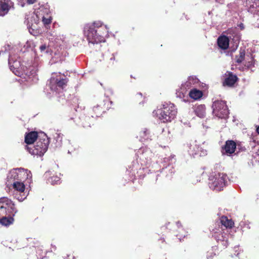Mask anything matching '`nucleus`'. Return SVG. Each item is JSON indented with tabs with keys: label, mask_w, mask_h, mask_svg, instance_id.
<instances>
[{
	"label": "nucleus",
	"mask_w": 259,
	"mask_h": 259,
	"mask_svg": "<svg viewBox=\"0 0 259 259\" xmlns=\"http://www.w3.org/2000/svg\"><path fill=\"white\" fill-rule=\"evenodd\" d=\"M213 114L219 118H227L229 115V110L224 101H215L212 106Z\"/></svg>",
	"instance_id": "10"
},
{
	"label": "nucleus",
	"mask_w": 259,
	"mask_h": 259,
	"mask_svg": "<svg viewBox=\"0 0 259 259\" xmlns=\"http://www.w3.org/2000/svg\"><path fill=\"white\" fill-rule=\"evenodd\" d=\"M139 165L137 162L134 161L132 165L128 166L127 170L132 176L136 177V174L138 173L137 170L139 168Z\"/></svg>",
	"instance_id": "26"
},
{
	"label": "nucleus",
	"mask_w": 259,
	"mask_h": 259,
	"mask_svg": "<svg viewBox=\"0 0 259 259\" xmlns=\"http://www.w3.org/2000/svg\"><path fill=\"white\" fill-rule=\"evenodd\" d=\"M215 249V247H212L210 250L207 252L206 258L207 259H211V258L215 255L214 250Z\"/></svg>",
	"instance_id": "37"
},
{
	"label": "nucleus",
	"mask_w": 259,
	"mask_h": 259,
	"mask_svg": "<svg viewBox=\"0 0 259 259\" xmlns=\"http://www.w3.org/2000/svg\"><path fill=\"white\" fill-rule=\"evenodd\" d=\"M68 82L67 78L60 73H55L50 78L47 84V87L53 93H59L62 92Z\"/></svg>",
	"instance_id": "5"
},
{
	"label": "nucleus",
	"mask_w": 259,
	"mask_h": 259,
	"mask_svg": "<svg viewBox=\"0 0 259 259\" xmlns=\"http://www.w3.org/2000/svg\"><path fill=\"white\" fill-rule=\"evenodd\" d=\"M18 210L15 203L7 197L0 198V215L15 216Z\"/></svg>",
	"instance_id": "9"
},
{
	"label": "nucleus",
	"mask_w": 259,
	"mask_h": 259,
	"mask_svg": "<svg viewBox=\"0 0 259 259\" xmlns=\"http://www.w3.org/2000/svg\"><path fill=\"white\" fill-rule=\"evenodd\" d=\"M223 148L222 154L230 155L235 152L236 148V144L233 140H228L226 142Z\"/></svg>",
	"instance_id": "14"
},
{
	"label": "nucleus",
	"mask_w": 259,
	"mask_h": 259,
	"mask_svg": "<svg viewBox=\"0 0 259 259\" xmlns=\"http://www.w3.org/2000/svg\"><path fill=\"white\" fill-rule=\"evenodd\" d=\"M49 140L47 136L44 134L42 138L39 137L34 146L27 147V150L32 155L42 156L48 150Z\"/></svg>",
	"instance_id": "6"
},
{
	"label": "nucleus",
	"mask_w": 259,
	"mask_h": 259,
	"mask_svg": "<svg viewBox=\"0 0 259 259\" xmlns=\"http://www.w3.org/2000/svg\"><path fill=\"white\" fill-rule=\"evenodd\" d=\"M214 237L218 243H220L224 239H226V235L224 236L222 232L215 233L214 235Z\"/></svg>",
	"instance_id": "33"
},
{
	"label": "nucleus",
	"mask_w": 259,
	"mask_h": 259,
	"mask_svg": "<svg viewBox=\"0 0 259 259\" xmlns=\"http://www.w3.org/2000/svg\"><path fill=\"white\" fill-rule=\"evenodd\" d=\"M198 79L196 77V76H190L189 77L188 79V81L187 82V85H191L192 84H195V83H198Z\"/></svg>",
	"instance_id": "34"
},
{
	"label": "nucleus",
	"mask_w": 259,
	"mask_h": 259,
	"mask_svg": "<svg viewBox=\"0 0 259 259\" xmlns=\"http://www.w3.org/2000/svg\"><path fill=\"white\" fill-rule=\"evenodd\" d=\"M83 118V117H82ZM82 120H84V121H82V126L84 127H90L91 126V122L90 121H89L88 120H91V117L90 116L88 117H85L83 119H82Z\"/></svg>",
	"instance_id": "36"
},
{
	"label": "nucleus",
	"mask_w": 259,
	"mask_h": 259,
	"mask_svg": "<svg viewBox=\"0 0 259 259\" xmlns=\"http://www.w3.org/2000/svg\"><path fill=\"white\" fill-rule=\"evenodd\" d=\"M256 132L259 134V126L256 128Z\"/></svg>",
	"instance_id": "49"
},
{
	"label": "nucleus",
	"mask_w": 259,
	"mask_h": 259,
	"mask_svg": "<svg viewBox=\"0 0 259 259\" xmlns=\"http://www.w3.org/2000/svg\"><path fill=\"white\" fill-rule=\"evenodd\" d=\"M177 226L178 228H179L181 226V225L179 222H177Z\"/></svg>",
	"instance_id": "47"
},
{
	"label": "nucleus",
	"mask_w": 259,
	"mask_h": 259,
	"mask_svg": "<svg viewBox=\"0 0 259 259\" xmlns=\"http://www.w3.org/2000/svg\"><path fill=\"white\" fill-rule=\"evenodd\" d=\"M254 59L251 57L248 61H245V64L244 66L246 69H252V68L254 66Z\"/></svg>",
	"instance_id": "32"
},
{
	"label": "nucleus",
	"mask_w": 259,
	"mask_h": 259,
	"mask_svg": "<svg viewBox=\"0 0 259 259\" xmlns=\"http://www.w3.org/2000/svg\"><path fill=\"white\" fill-rule=\"evenodd\" d=\"M36 0H27V2L29 4H33L35 3Z\"/></svg>",
	"instance_id": "44"
},
{
	"label": "nucleus",
	"mask_w": 259,
	"mask_h": 259,
	"mask_svg": "<svg viewBox=\"0 0 259 259\" xmlns=\"http://www.w3.org/2000/svg\"><path fill=\"white\" fill-rule=\"evenodd\" d=\"M108 29L101 21H95L84 26V34L89 44H98L105 41L104 35L107 34Z\"/></svg>",
	"instance_id": "2"
},
{
	"label": "nucleus",
	"mask_w": 259,
	"mask_h": 259,
	"mask_svg": "<svg viewBox=\"0 0 259 259\" xmlns=\"http://www.w3.org/2000/svg\"><path fill=\"white\" fill-rule=\"evenodd\" d=\"M38 134L36 132H31L25 136V142L27 144H31L37 140Z\"/></svg>",
	"instance_id": "17"
},
{
	"label": "nucleus",
	"mask_w": 259,
	"mask_h": 259,
	"mask_svg": "<svg viewBox=\"0 0 259 259\" xmlns=\"http://www.w3.org/2000/svg\"><path fill=\"white\" fill-rule=\"evenodd\" d=\"M51 246H52V248L54 249V250L56 249V247L55 245H51Z\"/></svg>",
	"instance_id": "48"
},
{
	"label": "nucleus",
	"mask_w": 259,
	"mask_h": 259,
	"mask_svg": "<svg viewBox=\"0 0 259 259\" xmlns=\"http://www.w3.org/2000/svg\"><path fill=\"white\" fill-rule=\"evenodd\" d=\"M239 27H240V28L241 29H243L244 28V25L242 23H241L240 25H239Z\"/></svg>",
	"instance_id": "45"
},
{
	"label": "nucleus",
	"mask_w": 259,
	"mask_h": 259,
	"mask_svg": "<svg viewBox=\"0 0 259 259\" xmlns=\"http://www.w3.org/2000/svg\"><path fill=\"white\" fill-rule=\"evenodd\" d=\"M220 222L222 225L226 228H231L233 225V222L229 220L227 217L223 216L220 219Z\"/></svg>",
	"instance_id": "28"
},
{
	"label": "nucleus",
	"mask_w": 259,
	"mask_h": 259,
	"mask_svg": "<svg viewBox=\"0 0 259 259\" xmlns=\"http://www.w3.org/2000/svg\"><path fill=\"white\" fill-rule=\"evenodd\" d=\"M193 149H194V152L191 151V150L189 151V152L190 155L194 156L195 155L199 154V150L201 149V148L197 145H195L194 146H193Z\"/></svg>",
	"instance_id": "35"
},
{
	"label": "nucleus",
	"mask_w": 259,
	"mask_h": 259,
	"mask_svg": "<svg viewBox=\"0 0 259 259\" xmlns=\"http://www.w3.org/2000/svg\"><path fill=\"white\" fill-rule=\"evenodd\" d=\"M174 157V156H171L163 158V161L162 162L163 166L162 169L160 171L157 170L156 172H155L153 176L155 177V182L158 180V177H161H161L164 176L166 178H169L171 176L172 173L174 172L172 165L173 163L175 162Z\"/></svg>",
	"instance_id": "7"
},
{
	"label": "nucleus",
	"mask_w": 259,
	"mask_h": 259,
	"mask_svg": "<svg viewBox=\"0 0 259 259\" xmlns=\"http://www.w3.org/2000/svg\"><path fill=\"white\" fill-rule=\"evenodd\" d=\"M14 216H9V215H0V224L5 226H8L13 224Z\"/></svg>",
	"instance_id": "18"
},
{
	"label": "nucleus",
	"mask_w": 259,
	"mask_h": 259,
	"mask_svg": "<svg viewBox=\"0 0 259 259\" xmlns=\"http://www.w3.org/2000/svg\"><path fill=\"white\" fill-rule=\"evenodd\" d=\"M194 112L199 117L202 118L205 116V106L204 105H199L195 107Z\"/></svg>",
	"instance_id": "20"
},
{
	"label": "nucleus",
	"mask_w": 259,
	"mask_h": 259,
	"mask_svg": "<svg viewBox=\"0 0 259 259\" xmlns=\"http://www.w3.org/2000/svg\"><path fill=\"white\" fill-rule=\"evenodd\" d=\"M26 170H27V172H26L24 175H22V178L23 179V180L25 179L31 178V177H32V175H31L30 171H28L27 169H26Z\"/></svg>",
	"instance_id": "40"
},
{
	"label": "nucleus",
	"mask_w": 259,
	"mask_h": 259,
	"mask_svg": "<svg viewBox=\"0 0 259 259\" xmlns=\"http://www.w3.org/2000/svg\"><path fill=\"white\" fill-rule=\"evenodd\" d=\"M207 154V151L205 150H203L202 148L199 150V155L200 156H203Z\"/></svg>",
	"instance_id": "43"
},
{
	"label": "nucleus",
	"mask_w": 259,
	"mask_h": 259,
	"mask_svg": "<svg viewBox=\"0 0 259 259\" xmlns=\"http://www.w3.org/2000/svg\"><path fill=\"white\" fill-rule=\"evenodd\" d=\"M5 52H3V51H1L0 52V55H1V54H4Z\"/></svg>",
	"instance_id": "50"
},
{
	"label": "nucleus",
	"mask_w": 259,
	"mask_h": 259,
	"mask_svg": "<svg viewBox=\"0 0 259 259\" xmlns=\"http://www.w3.org/2000/svg\"><path fill=\"white\" fill-rule=\"evenodd\" d=\"M27 170L23 168H17L11 170L7 176V181L9 185H12L14 182L23 181L22 175H24Z\"/></svg>",
	"instance_id": "11"
},
{
	"label": "nucleus",
	"mask_w": 259,
	"mask_h": 259,
	"mask_svg": "<svg viewBox=\"0 0 259 259\" xmlns=\"http://www.w3.org/2000/svg\"><path fill=\"white\" fill-rule=\"evenodd\" d=\"M217 43L221 49L226 50L228 48L229 45V38L225 35L221 36L218 38Z\"/></svg>",
	"instance_id": "16"
},
{
	"label": "nucleus",
	"mask_w": 259,
	"mask_h": 259,
	"mask_svg": "<svg viewBox=\"0 0 259 259\" xmlns=\"http://www.w3.org/2000/svg\"><path fill=\"white\" fill-rule=\"evenodd\" d=\"M245 52L244 49H240L239 51V55L236 56V63L239 64L244 59Z\"/></svg>",
	"instance_id": "30"
},
{
	"label": "nucleus",
	"mask_w": 259,
	"mask_h": 259,
	"mask_svg": "<svg viewBox=\"0 0 259 259\" xmlns=\"http://www.w3.org/2000/svg\"><path fill=\"white\" fill-rule=\"evenodd\" d=\"M112 56H112V57H111V58H110V60H111V61H114V60H115V57H114V56L113 54H112Z\"/></svg>",
	"instance_id": "46"
},
{
	"label": "nucleus",
	"mask_w": 259,
	"mask_h": 259,
	"mask_svg": "<svg viewBox=\"0 0 259 259\" xmlns=\"http://www.w3.org/2000/svg\"><path fill=\"white\" fill-rule=\"evenodd\" d=\"M53 142L55 147H60L62 144V135L60 133H56Z\"/></svg>",
	"instance_id": "24"
},
{
	"label": "nucleus",
	"mask_w": 259,
	"mask_h": 259,
	"mask_svg": "<svg viewBox=\"0 0 259 259\" xmlns=\"http://www.w3.org/2000/svg\"><path fill=\"white\" fill-rule=\"evenodd\" d=\"M219 244L222 245L224 247H227L228 245L227 238L226 237V239H224L222 240L220 243H219Z\"/></svg>",
	"instance_id": "41"
},
{
	"label": "nucleus",
	"mask_w": 259,
	"mask_h": 259,
	"mask_svg": "<svg viewBox=\"0 0 259 259\" xmlns=\"http://www.w3.org/2000/svg\"><path fill=\"white\" fill-rule=\"evenodd\" d=\"M228 177L223 173H215L209 177L208 186L209 188L216 191H220L226 186Z\"/></svg>",
	"instance_id": "8"
},
{
	"label": "nucleus",
	"mask_w": 259,
	"mask_h": 259,
	"mask_svg": "<svg viewBox=\"0 0 259 259\" xmlns=\"http://www.w3.org/2000/svg\"><path fill=\"white\" fill-rule=\"evenodd\" d=\"M138 157L141 164L150 168L149 171L151 174L155 171L158 167L157 163L152 164V158L153 157V153L149 148H145L140 149L138 151Z\"/></svg>",
	"instance_id": "4"
},
{
	"label": "nucleus",
	"mask_w": 259,
	"mask_h": 259,
	"mask_svg": "<svg viewBox=\"0 0 259 259\" xmlns=\"http://www.w3.org/2000/svg\"><path fill=\"white\" fill-rule=\"evenodd\" d=\"M238 78L236 75L233 74H230L229 76L226 77L223 82L224 85L228 87H232L236 82Z\"/></svg>",
	"instance_id": "19"
},
{
	"label": "nucleus",
	"mask_w": 259,
	"mask_h": 259,
	"mask_svg": "<svg viewBox=\"0 0 259 259\" xmlns=\"http://www.w3.org/2000/svg\"><path fill=\"white\" fill-rule=\"evenodd\" d=\"M189 95L191 98L197 100L202 97L203 93L197 89H193L190 91Z\"/></svg>",
	"instance_id": "22"
},
{
	"label": "nucleus",
	"mask_w": 259,
	"mask_h": 259,
	"mask_svg": "<svg viewBox=\"0 0 259 259\" xmlns=\"http://www.w3.org/2000/svg\"><path fill=\"white\" fill-rule=\"evenodd\" d=\"M12 185L14 189V192H20V193H22L23 191H25V186L23 183V181L14 182Z\"/></svg>",
	"instance_id": "21"
},
{
	"label": "nucleus",
	"mask_w": 259,
	"mask_h": 259,
	"mask_svg": "<svg viewBox=\"0 0 259 259\" xmlns=\"http://www.w3.org/2000/svg\"><path fill=\"white\" fill-rule=\"evenodd\" d=\"M240 226L243 227H246L247 229H250L249 223L247 222L242 221L240 223Z\"/></svg>",
	"instance_id": "42"
},
{
	"label": "nucleus",
	"mask_w": 259,
	"mask_h": 259,
	"mask_svg": "<svg viewBox=\"0 0 259 259\" xmlns=\"http://www.w3.org/2000/svg\"><path fill=\"white\" fill-rule=\"evenodd\" d=\"M42 21L44 24L46 26L50 24L52 22V19L50 17L49 18H45L44 16L42 18Z\"/></svg>",
	"instance_id": "38"
},
{
	"label": "nucleus",
	"mask_w": 259,
	"mask_h": 259,
	"mask_svg": "<svg viewBox=\"0 0 259 259\" xmlns=\"http://www.w3.org/2000/svg\"><path fill=\"white\" fill-rule=\"evenodd\" d=\"M13 6V3L11 0H0V16L7 15Z\"/></svg>",
	"instance_id": "12"
},
{
	"label": "nucleus",
	"mask_w": 259,
	"mask_h": 259,
	"mask_svg": "<svg viewBox=\"0 0 259 259\" xmlns=\"http://www.w3.org/2000/svg\"><path fill=\"white\" fill-rule=\"evenodd\" d=\"M176 97L181 99L182 101L184 102H187L189 100V97L187 95H185L183 92H181L180 90L177 91L176 93Z\"/></svg>",
	"instance_id": "29"
},
{
	"label": "nucleus",
	"mask_w": 259,
	"mask_h": 259,
	"mask_svg": "<svg viewBox=\"0 0 259 259\" xmlns=\"http://www.w3.org/2000/svg\"><path fill=\"white\" fill-rule=\"evenodd\" d=\"M245 6L248 8V12L254 14L257 10L259 1L258 0H246Z\"/></svg>",
	"instance_id": "15"
},
{
	"label": "nucleus",
	"mask_w": 259,
	"mask_h": 259,
	"mask_svg": "<svg viewBox=\"0 0 259 259\" xmlns=\"http://www.w3.org/2000/svg\"><path fill=\"white\" fill-rule=\"evenodd\" d=\"M92 111L94 112L93 114H91V118L100 117L102 113L104 112L103 109L101 107V105L97 104L94 106L92 108Z\"/></svg>",
	"instance_id": "23"
},
{
	"label": "nucleus",
	"mask_w": 259,
	"mask_h": 259,
	"mask_svg": "<svg viewBox=\"0 0 259 259\" xmlns=\"http://www.w3.org/2000/svg\"><path fill=\"white\" fill-rule=\"evenodd\" d=\"M27 28L29 29V31L31 34L34 35L35 34H33V32L34 31V29L36 28L35 24H36L38 21L37 15L33 13L31 14L29 17L27 18Z\"/></svg>",
	"instance_id": "13"
},
{
	"label": "nucleus",
	"mask_w": 259,
	"mask_h": 259,
	"mask_svg": "<svg viewBox=\"0 0 259 259\" xmlns=\"http://www.w3.org/2000/svg\"><path fill=\"white\" fill-rule=\"evenodd\" d=\"M39 49H40V51H41V52H45L46 53H48V48H47V45L45 44L41 45L39 47Z\"/></svg>",
	"instance_id": "39"
},
{
	"label": "nucleus",
	"mask_w": 259,
	"mask_h": 259,
	"mask_svg": "<svg viewBox=\"0 0 259 259\" xmlns=\"http://www.w3.org/2000/svg\"><path fill=\"white\" fill-rule=\"evenodd\" d=\"M60 181V178L58 176H55L50 177L48 179V182L52 185L58 184Z\"/></svg>",
	"instance_id": "31"
},
{
	"label": "nucleus",
	"mask_w": 259,
	"mask_h": 259,
	"mask_svg": "<svg viewBox=\"0 0 259 259\" xmlns=\"http://www.w3.org/2000/svg\"><path fill=\"white\" fill-rule=\"evenodd\" d=\"M8 63L10 70L17 76L24 78L28 82L34 83L38 80L37 69L33 66H24L20 58L17 60L12 55H9Z\"/></svg>",
	"instance_id": "1"
},
{
	"label": "nucleus",
	"mask_w": 259,
	"mask_h": 259,
	"mask_svg": "<svg viewBox=\"0 0 259 259\" xmlns=\"http://www.w3.org/2000/svg\"><path fill=\"white\" fill-rule=\"evenodd\" d=\"M140 140L141 141H145L150 138V132L147 128L143 129L140 133Z\"/></svg>",
	"instance_id": "25"
},
{
	"label": "nucleus",
	"mask_w": 259,
	"mask_h": 259,
	"mask_svg": "<svg viewBox=\"0 0 259 259\" xmlns=\"http://www.w3.org/2000/svg\"><path fill=\"white\" fill-rule=\"evenodd\" d=\"M27 195L28 194L24 191H23L22 193H20V192H14L13 193L14 197L20 202L23 201L25 199H26Z\"/></svg>",
	"instance_id": "27"
},
{
	"label": "nucleus",
	"mask_w": 259,
	"mask_h": 259,
	"mask_svg": "<svg viewBox=\"0 0 259 259\" xmlns=\"http://www.w3.org/2000/svg\"><path fill=\"white\" fill-rule=\"evenodd\" d=\"M157 115L159 119L163 122H170L176 116L177 109L174 104L170 102H165L162 104V107L153 111Z\"/></svg>",
	"instance_id": "3"
}]
</instances>
